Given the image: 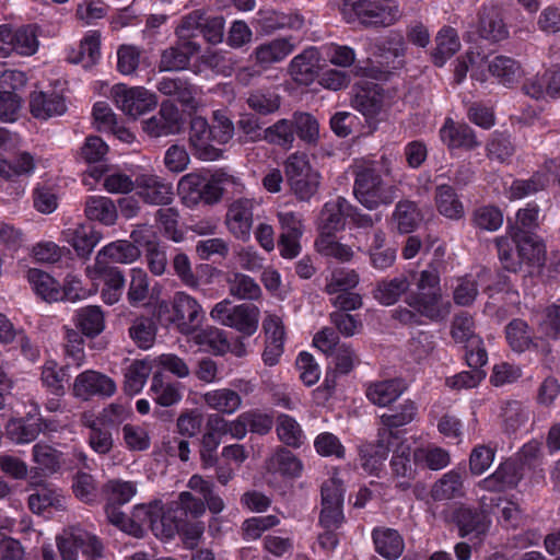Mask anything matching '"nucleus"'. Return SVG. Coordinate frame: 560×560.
Returning a JSON list of instances; mask_svg holds the SVG:
<instances>
[{
    "instance_id": "nucleus-1",
    "label": "nucleus",
    "mask_w": 560,
    "mask_h": 560,
    "mask_svg": "<svg viewBox=\"0 0 560 560\" xmlns=\"http://www.w3.org/2000/svg\"><path fill=\"white\" fill-rule=\"evenodd\" d=\"M446 254L445 244H439L434 248L432 266L434 270L420 272L416 283V290L406 296L408 307H399L394 311V318L407 325H420L423 319L440 322L445 319L451 312V303L444 301L440 287V273L444 265Z\"/></svg>"
},
{
    "instance_id": "nucleus-2",
    "label": "nucleus",
    "mask_w": 560,
    "mask_h": 560,
    "mask_svg": "<svg viewBox=\"0 0 560 560\" xmlns=\"http://www.w3.org/2000/svg\"><path fill=\"white\" fill-rule=\"evenodd\" d=\"M353 192L358 201L368 209L392 203L396 188L383 182L380 173L370 165L358 166L354 171Z\"/></svg>"
},
{
    "instance_id": "nucleus-3",
    "label": "nucleus",
    "mask_w": 560,
    "mask_h": 560,
    "mask_svg": "<svg viewBox=\"0 0 560 560\" xmlns=\"http://www.w3.org/2000/svg\"><path fill=\"white\" fill-rule=\"evenodd\" d=\"M342 14L350 23L355 19L366 26H390L401 18L398 3L387 4L378 1L358 0L343 4Z\"/></svg>"
},
{
    "instance_id": "nucleus-4",
    "label": "nucleus",
    "mask_w": 560,
    "mask_h": 560,
    "mask_svg": "<svg viewBox=\"0 0 560 560\" xmlns=\"http://www.w3.org/2000/svg\"><path fill=\"white\" fill-rule=\"evenodd\" d=\"M284 173L292 192L300 200H308L319 186L320 176L304 153H292L284 162Z\"/></svg>"
},
{
    "instance_id": "nucleus-5",
    "label": "nucleus",
    "mask_w": 560,
    "mask_h": 560,
    "mask_svg": "<svg viewBox=\"0 0 560 560\" xmlns=\"http://www.w3.org/2000/svg\"><path fill=\"white\" fill-rule=\"evenodd\" d=\"M62 560H78L79 550L89 560L103 557L104 546L98 537L81 527H70L56 538Z\"/></svg>"
},
{
    "instance_id": "nucleus-6",
    "label": "nucleus",
    "mask_w": 560,
    "mask_h": 560,
    "mask_svg": "<svg viewBox=\"0 0 560 560\" xmlns=\"http://www.w3.org/2000/svg\"><path fill=\"white\" fill-rule=\"evenodd\" d=\"M491 272L487 269L480 270L476 276L466 275L452 280L453 300L457 305L468 306L472 304L478 294V288L485 285V291L491 296L494 292L503 291L509 288L508 278L500 276L495 284L488 281Z\"/></svg>"
},
{
    "instance_id": "nucleus-7",
    "label": "nucleus",
    "mask_w": 560,
    "mask_h": 560,
    "mask_svg": "<svg viewBox=\"0 0 560 560\" xmlns=\"http://www.w3.org/2000/svg\"><path fill=\"white\" fill-rule=\"evenodd\" d=\"M501 502H503L502 499L495 501L483 495L479 499L480 511L468 506L458 508L455 511L454 518L458 526L459 536L482 539L488 534L492 524L487 510L493 504L499 506Z\"/></svg>"
},
{
    "instance_id": "nucleus-8",
    "label": "nucleus",
    "mask_w": 560,
    "mask_h": 560,
    "mask_svg": "<svg viewBox=\"0 0 560 560\" xmlns=\"http://www.w3.org/2000/svg\"><path fill=\"white\" fill-rule=\"evenodd\" d=\"M110 96L117 108L133 119L152 110L158 104L156 95L143 86L116 84L110 90Z\"/></svg>"
},
{
    "instance_id": "nucleus-9",
    "label": "nucleus",
    "mask_w": 560,
    "mask_h": 560,
    "mask_svg": "<svg viewBox=\"0 0 560 560\" xmlns=\"http://www.w3.org/2000/svg\"><path fill=\"white\" fill-rule=\"evenodd\" d=\"M170 323L183 335H191L202 324L205 312L197 299L184 291L174 293Z\"/></svg>"
},
{
    "instance_id": "nucleus-10",
    "label": "nucleus",
    "mask_w": 560,
    "mask_h": 560,
    "mask_svg": "<svg viewBox=\"0 0 560 560\" xmlns=\"http://www.w3.org/2000/svg\"><path fill=\"white\" fill-rule=\"evenodd\" d=\"M259 205V200L255 198H238L229 206L225 214V225L235 238L243 242L250 238L254 210Z\"/></svg>"
},
{
    "instance_id": "nucleus-11",
    "label": "nucleus",
    "mask_w": 560,
    "mask_h": 560,
    "mask_svg": "<svg viewBox=\"0 0 560 560\" xmlns=\"http://www.w3.org/2000/svg\"><path fill=\"white\" fill-rule=\"evenodd\" d=\"M116 383L107 375L85 370L78 374L72 383L71 393L80 400H89L94 396L110 397L116 393Z\"/></svg>"
},
{
    "instance_id": "nucleus-12",
    "label": "nucleus",
    "mask_w": 560,
    "mask_h": 560,
    "mask_svg": "<svg viewBox=\"0 0 560 560\" xmlns=\"http://www.w3.org/2000/svg\"><path fill=\"white\" fill-rule=\"evenodd\" d=\"M343 487L335 477L322 486V512L319 522L325 528H337L343 521Z\"/></svg>"
},
{
    "instance_id": "nucleus-13",
    "label": "nucleus",
    "mask_w": 560,
    "mask_h": 560,
    "mask_svg": "<svg viewBox=\"0 0 560 560\" xmlns=\"http://www.w3.org/2000/svg\"><path fill=\"white\" fill-rule=\"evenodd\" d=\"M188 141L194 156L201 161H217L223 156V151L212 140L210 124L201 116L191 118Z\"/></svg>"
},
{
    "instance_id": "nucleus-14",
    "label": "nucleus",
    "mask_w": 560,
    "mask_h": 560,
    "mask_svg": "<svg viewBox=\"0 0 560 560\" xmlns=\"http://www.w3.org/2000/svg\"><path fill=\"white\" fill-rule=\"evenodd\" d=\"M101 240L100 232L83 223H74L63 229L60 234V241L71 245L77 255L82 258H89Z\"/></svg>"
},
{
    "instance_id": "nucleus-15",
    "label": "nucleus",
    "mask_w": 560,
    "mask_h": 560,
    "mask_svg": "<svg viewBox=\"0 0 560 560\" xmlns=\"http://www.w3.org/2000/svg\"><path fill=\"white\" fill-rule=\"evenodd\" d=\"M523 475L517 462L508 459L497 469L478 482V488L489 492H504L517 487Z\"/></svg>"
},
{
    "instance_id": "nucleus-16",
    "label": "nucleus",
    "mask_w": 560,
    "mask_h": 560,
    "mask_svg": "<svg viewBox=\"0 0 560 560\" xmlns=\"http://www.w3.org/2000/svg\"><path fill=\"white\" fill-rule=\"evenodd\" d=\"M142 128L155 138L177 133L180 129V114L174 104L162 103L160 110L142 122Z\"/></svg>"
},
{
    "instance_id": "nucleus-17",
    "label": "nucleus",
    "mask_w": 560,
    "mask_h": 560,
    "mask_svg": "<svg viewBox=\"0 0 560 560\" xmlns=\"http://www.w3.org/2000/svg\"><path fill=\"white\" fill-rule=\"evenodd\" d=\"M319 60L317 48L308 47L290 61L288 72L296 83L310 85L318 74Z\"/></svg>"
},
{
    "instance_id": "nucleus-18",
    "label": "nucleus",
    "mask_w": 560,
    "mask_h": 560,
    "mask_svg": "<svg viewBox=\"0 0 560 560\" xmlns=\"http://www.w3.org/2000/svg\"><path fill=\"white\" fill-rule=\"evenodd\" d=\"M139 196L151 205H168L173 199V187L153 174H141L136 178Z\"/></svg>"
},
{
    "instance_id": "nucleus-19",
    "label": "nucleus",
    "mask_w": 560,
    "mask_h": 560,
    "mask_svg": "<svg viewBox=\"0 0 560 560\" xmlns=\"http://www.w3.org/2000/svg\"><path fill=\"white\" fill-rule=\"evenodd\" d=\"M86 275L91 280L103 279L102 299L106 304L113 305L119 301L125 287V277L118 268L101 267L98 269L97 266H89Z\"/></svg>"
},
{
    "instance_id": "nucleus-20",
    "label": "nucleus",
    "mask_w": 560,
    "mask_h": 560,
    "mask_svg": "<svg viewBox=\"0 0 560 560\" xmlns=\"http://www.w3.org/2000/svg\"><path fill=\"white\" fill-rule=\"evenodd\" d=\"M352 106L368 118H374L381 114L385 105L383 90L374 83L355 85Z\"/></svg>"
},
{
    "instance_id": "nucleus-21",
    "label": "nucleus",
    "mask_w": 560,
    "mask_h": 560,
    "mask_svg": "<svg viewBox=\"0 0 560 560\" xmlns=\"http://www.w3.org/2000/svg\"><path fill=\"white\" fill-rule=\"evenodd\" d=\"M30 109L37 119L46 120L66 113L65 98L56 91H35L30 97Z\"/></svg>"
},
{
    "instance_id": "nucleus-22",
    "label": "nucleus",
    "mask_w": 560,
    "mask_h": 560,
    "mask_svg": "<svg viewBox=\"0 0 560 560\" xmlns=\"http://www.w3.org/2000/svg\"><path fill=\"white\" fill-rule=\"evenodd\" d=\"M294 49L295 45L291 38L280 37L258 45L250 57L258 66L269 68L273 63L283 61Z\"/></svg>"
},
{
    "instance_id": "nucleus-23",
    "label": "nucleus",
    "mask_w": 560,
    "mask_h": 560,
    "mask_svg": "<svg viewBox=\"0 0 560 560\" xmlns=\"http://www.w3.org/2000/svg\"><path fill=\"white\" fill-rule=\"evenodd\" d=\"M440 138L450 149L472 150L480 145V141L468 125L456 122L452 118L445 119L440 129Z\"/></svg>"
},
{
    "instance_id": "nucleus-24",
    "label": "nucleus",
    "mask_w": 560,
    "mask_h": 560,
    "mask_svg": "<svg viewBox=\"0 0 560 560\" xmlns=\"http://www.w3.org/2000/svg\"><path fill=\"white\" fill-rule=\"evenodd\" d=\"M200 45L196 42H183L164 49L159 63L160 71H179L188 67L191 57L198 54Z\"/></svg>"
},
{
    "instance_id": "nucleus-25",
    "label": "nucleus",
    "mask_w": 560,
    "mask_h": 560,
    "mask_svg": "<svg viewBox=\"0 0 560 560\" xmlns=\"http://www.w3.org/2000/svg\"><path fill=\"white\" fill-rule=\"evenodd\" d=\"M522 90L537 101L560 97V68L549 69L541 75H535L524 83Z\"/></svg>"
},
{
    "instance_id": "nucleus-26",
    "label": "nucleus",
    "mask_w": 560,
    "mask_h": 560,
    "mask_svg": "<svg viewBox=\"0 0 560 560\" xmlns=\"http://www.w3.org/2000/svg\"><path fill=\"white\" fill-rule=\"evenodd\" d=\"M268 471L283 478L298 479L302 476L304 465L301 458L290 450L278 446L266 462Z\"/></svg>"
},
{
    "instance_id": "nucleus-27",
    "label": "nucleus",
    "mask_w": 560,
    "mask_h": 560,
    "mask_svg": "<svg viewBox=\"0 0 560 560\" xmlns=\"http://www.w3.org/2000/svg\"><path fill=\"white\" fill-rule=\"evenodd\" d=\"M140 257L139 248L128 241H116L104 246L96 255L93 266L109 267L114 264H131Z\"/></svg>"
},
{
    "instance_id": "nucleus-28",
    "label": "nucleus",
    "mask_w": 560,
    "mask_h": 560,
    "mask_svg": "<svg viewBox=\"0 0 560 560\" xmlns=\"http://www.w3.org/2000/svg\"><path fill=\"white\" fill-rule=\"evenodd\" d=\"M488 72L506 88L515 86L524 77V69L520 61L505 56L498 55L488 61Z\"/></svg>"
},
{
    "instance_id": "nucleus-29",
    "label": "nucleus",
    "mask_w": 560,
    "mask_h": 560,
    "mask_svg": "<svg viewBox=\"0 0 560 560\" xmlns=\"http://www.w3.org/2000/svg\"><path fill=\"white\" fill-rule=\"evenodd\" d=\"M375 551L386 560L398 559L405 550V540L397 529L380 526L372 530Z\"/></svg>"
},
{
    "instance_id": "nucleus-30",
    "label": "nucleus",
    "mask_w": 560,
    "mask_h": 560,
    "mask_svg": "<svg viewBox=\"0 0 560 560\" xmlns=\"http://www.w3.org/2000/svg\"><path fill=\"white\" fill-rule=\"evenodd\" d=\"M183 385L167 380L162 372H155L151 378L149 395L161 407H171L183 398Z\"/></svg>"
},
{
    "instance_id": "nucleus-31",
    "label": "nucleus",
    "mask_w": 560,
    "mask_h": 560,
    "mask_svg": "<svg viewBox=\"0 0 560 560\" xmlns=\"http://www.w3.org/2000/svg\"><path fill=\"white\" fill-rule=\"evenodd\" d=\"M477 30L482 38L490 42H500L509 36L501 11L494 5H483L481 8Z\"/></svg>"
},
{
    "instance_id": "nucleus-32",
    "label": "nucleus",
    "mask_w": 560,
    "mask_h": 560,
    "mask_svg": "<svg viewBox=\"0 0 560 560\" xmlns=\"http://www.w3.org/2000/svg\"><path fill=\"white\" fill-rule=\"evenodd\" d=\"M203 404L217 413L231 416L242 407L241 395L228 387L215 388L202 394Z\"/></svg>"
},
{
    "instance_id": "nucleus-33",
    "label": "nucleus",
    "mask_w": 560,
    "mask_h": 560,
    "mask_svg": "<svg viewBox=\"0 0 560 560\" xmlns=\"http://www.w3.org/2000/svg\"><path fill=\"white\" fill-rule=\"evenodd\" d=\"M355 208L345 198L338 197L325 203L322 211V232L329 233L340 230L346 219H353Z\"/></svg>"
},
{
    "instance_id": "nucleus-34",
    "label": "nucleus",
    "mask_w": 560,
    "mask_h": 560,
    "mask_svg": "<svg viewBox=\"0 0 560 560\" xmlns=\"http://www.w3.org/2000/svg\"><path fill=\"white\" fill-rule=\"evenodd\" d=\"M406 390L401 380H384L372 382L366 385V398L376 406L386 407L397 400Z\"/></svg>"
},
{
    "instance_id": "nucleus-35",
    "label": "nucleus",
    "mask_w": 560,
    "mask_h": 560,
    "mask_svg": "<svg viewBox=\"0 0 560 560\" xmlns=\"http://www.w3.org/2000/svg\"><path fill=\"white\" fill-rule=\"evenodd\" d=\"M40 422H26L23 419H12L5 429L11 441L16 444L31 443L38 436L42 430L56 431L57 428L51 421L39 420Z\"/></svg>"
},
{
    "instance_id": "nucleus-36",
    "label": "nucleus",
    "mask_w": 560,
    "mask_h": 560,
    "mask_svg": "<svg viewBox=\"0 0 560 560\" xmlns=\"http://www.w3.org/2000/svg\"><path fill=\"white\" fill-rule=\"evenodd\" d=\"M464 495V478L459 470H450L442 475L431 487L432 501H447Z\"/></svg>"
},
{
    "instance_id": "nucleus-37",
    "label": "nucleus",
    "mask_w": 560,
    "mask_h": 560,
    "mask_svg": "<svg viewBox=\"0 0 560 560\" xmlns=\"http://www.w3.org/2000/svg\"><path fill=\"white\" fill-rule=\"evenodd\" d=\"M183 513L173 502L163 505L160 502V511L153 522V534L161 539H172L179 533Z\"/></svg>"
},
{
    "instance_id": "nucleus-38",
    "label": "nucleus",
    "mask_w": 560,
    "mask_h": 560,
    "mask_svg": "<svg viewBox=\"0 0 560 560\" xmlns=\"http://www.w3.org/2000/svg\"><path fill=\"white\" fill-rule=\"evenodd\" d=\"M84 213L89 220L98 221L104 225H114L118 213L114 201L105 196H90L84 203Z\"/></svg>"
},
{
    "instance_id": "nucleus-39",
    "label": "nucleus",
    "mask_w": 560,
    "mask_h": 560,
    "mask_svg": "<svg viewBox=\"0 0 560 560\" xmlns=\"http://www.w3.org/2000/svg\"><path fill=\"white\" fill-rule=\"evenodd\" d=\"M101 58V34L90 31L80 42L78 50H72L68 59L72 63H81L84 68L94 66Z\"/></svg>"
},
{
    "instance_id": "nucleus-40",
    "label": "nucleus",
    "mask_w": 560,
    "mask_h": 560,
    "mask_svg": "<svg viewBox=\"0 0 560 560\" xmlns=\"http://www.w3.org/2000/svg\"><path fill=\"white\" fill-rule=\"evenodd\" d=\"M26 278L35 293L43 300L47 302L62 300L60 284L47 272L37 268H31L26 273Z\"/></svg>"
},
{
    "instance_id": "nucleus-41",
    "label": "nucleus",
    "mask_w": 560,
    "mask_h": 560,
    "mask_svg": "<svg viewBox=\"0 0 560 560\" xmlns=\"http://www.w3.org/2000/svg\"><path fill=\"white\" fill-rule=\"evenodd\" d=\"M73 320L75 327L89 338L98 336L105 328L104 313L97 305L79 308Z\"/></svg>"
},
{
    "instance_id": "nucleus-42",
    "label": "nucleus",
    "mask_w": 560,
    "mask_h": 560,
    "mask_svg": "<svg viewBox=\"0 0 560 560\" xmlns=\"http://www.w3.org/2000/svg\"><path fill=\"white\" fill-rule=\"evenodd\" d=\"M28 506L32 512L42 514L50 509L56 511L66 508V497L61 490L44 486L28 497Z\"/></svg>"
},
{
    "instance_id": "nucleus-43",
    "label": "nucleus",
    "mask_w": 560,
    "mask_h": 560,
    "mask_svg": "<svg viewBox=\"0 0 560 560\" xmlns=\"http://www.w3.org/2000/svg\"><path fill=\"white\" fill-rule=\"evenodd\" d=\"M81 422L90 429L88 436L90 447L101 455L109 453L114 445L112 432L101 425L100 421L94 420V416L89 412L82 415Z\"/></svg>"
},
{
    "instance_id": "nucleus-44",
    "label": "nucleus",
    "mask_w": 560,
    "mask_h": 560,
    "mask_svg": "<svg viewBox=\"0 0 560 560\" xmlns=\"http://www.w3.org/2000/svg\"><path fill=\"white\" fill-rule=\"evenodd\" d=\"M550 176L540 170L528 179H513L504 194L510 200H517L545 189Z\"/></svg>"
},
{
    "instance_id": "nucleus-45",
    "label": "nucleus",
    "mask_w": 560,
    "mask_h": 560,
    "mask_svg": "<svg viewBox=\"0 0 560 560\" xmlns=\"http://www.w3.org/2000/svg\"><path fill=\"white\" fill-rule=\"evenodd\" d=\"M32 459L35 468L45 476L56 474L63 464L61 452L45 443H36L33 446Z\"/></svg>"
},
{
    "instance_id": "nucleus-46",
    "label": "nucleus",
    "mask_w": 560,
    "mask_h": 560,
    "mask_svg": "<svg viewBox=\"0 0 560 560\" xmlns=\"http://www.w3.org/2000/svg\"><path fill=\"white\" fill-rule=\"evenodd\" d=\"M276 432L278 439L292 448H300L306 440L301 424L287 413H279L277 416Z\"/></svg>"
},
{
    "instance_id": "nucleus-47",
    "label": "nucleus",
    "mask_w": 560,
    "mask_h": 560,
    "mask_svg": "<svg viewBox=\"0 0 560 560\" xmlns=\"http://www.w3.org/2000/svg\"><path fill=\"white\" fill-rule=\"evenodd\" d=\"M260 311L253 304L235 305L234 316L229 327L234 328L245 337L253 336L259 325Z\"/></svg>"
},
{
    "instance_id": "nucleus-48",
    "label": "nucleus",
    "mask_w": 560,
    "mask_h": 560,
    "mask_svg": "<svg viewBox=\"0 0 560 560\" xmlns=\"http://www.w3.org/2000/svg\"><path fill=\"white\" fill-rule=\"evenodd\" d=\"M436 47L432 52L433 62L442 67L447 59L454 56L460 48V42L456 31L452 27H443L435 37Z\"/></svg>"
},
{
    "instance_id": "nucleus-49",
    "label": "nucleus",
    "mask_w": 560,
    "mask_h": 560,
    "mask_svg": "<svg viewBox=\"0 0 560 560\" xmlns=\"http://www.w3.org/2000/svg\"><path fill=\"white\" fill-rule=\"evenodd\" d=\"M37 27L35 25L21 26L14 31L12 48H0L1 57H7L10 51L22 56H32L38 49Z\"/></svg>"
},
{
    "instance_id": "nucleus-50",
    "label": "nucleus",
    "mask_w": 560,
    "mask_h": 560,
    "mask_svg": "<svg viewBox=\"0 0 560 560\" xmlns=\"http://www.w3.org/2000/svg\"><path fill=\"white\" fill-rule=\"evenodd\" d=\"M435 205L442 215L452 220H458L465 213L463 202L457 197L454 188L448 185H439L436 187Z\"/></svg>"
},
{
    "instance_id": "nucleus-51",
    "label": "nucleus",
    "mask_w": 560,
    "mask_h": 560,
    "mask_svg": "<svg viewBox=\"0 0 560 560\" xmlns=\"http://www.w3.org/2000/svg\"><path fill=\"white\" fill-rule=\"evenodd\" d=\"M152 366L147 360H135L132 361L125 371L124 374V390L128 395L139 394L150 374Z\"/></svg>"
},
{
    "instance_id": "nucleus-52",
    "label": "nucleus",
    "mask_w": 560,
    "mask_h": 560,
    "mask_svg": "<svg viewBox=\"0 0 560 560\" xmlns=\"http://www.w3.org/2000/svg\"><path fill=\"white\" fill-rule=\"evenodd\" d=\"M409 287L410 282L405 276L382 280L374 290V298L381 304L389 306L395 304L402 294L407 293Z\"/></svg>"
},
{
    "instance_id": "nucleus-53",
    "label": "nucleus",
    "mask_w": 560,
    "mask_h": 560,
    "mask_svg": "<svg viewBox=\"0 0 560 560\" xmlns=\"http://www.w3.org/2000/svg\"><path fill=\"white\" fill-rule=\"evenodd\" d=\"M517 232V257L521 260V265L523 262L540 267L545 262L546 249L545 245L534 240L532 236L523 234L520 235Z\"/></svg>"
},
{
    "instance_id": "nucleus-54",
    "label": "nucleus",
    "mask_w": 560,
    "mask_h": 560,
    "mask_svg": "<svg viewBox=\"0 0 560 560\" xmlns=\"http://www.w3.org/2000/svg\"><path fill=\"white\" fill-rule=\"evenodd\" d=\"M505 337L509 346L515 352H524L535 346L532 331L527 323L516 318L505 327Z\"/></svg>"
},
{
    "instance_id": "nucleus-55",
    "label": "nucleus",
    "mask_w": 560,
    "mask_h": 560,
    "mask_svg": "<svg viewBox=\"0 0 560 560\" xmlns=\"http://www.w3.org/2000/svg\"><path fill=\"white\" fill-rule=\"evenodd\" d=\"M533 322L539 332L545 337L557 339L560 337V305H549L538 310L533 315Z\"/></svg>"
},
{
    "instance_id": "nucleus-56",
    "label": "nucleus",
    "mask_w": 560,
    "mask_h": 560,
    "mask_svg": "<svg viewBox=\"0 0 560 560\" xmlns=\"http://www.w3.org/2000/svg\"><path fill=\"white\" fill-rule=\"evenodd\" d=\"M34 170V158L27 152L20 153L13 162L0 159V177L5 180L30 176Z\"/></svg>"
},
{
    "instance_id": "nucleus-57",
    "label": "nucleus",
    "mask_w": 560,
    "mask_h": 560,
    "mask_svg": "<svg viewBox=\"0 0 560 560\" xmlns=\"http://www.w3.org/2000/svg\"><path fill=\"white\" fill-rule=\"evenodd\" d=\"M413 462L420 467L440 470L450 464V454L441 447L428 445L413 451Z\"/></svg>"
},
{
    "instance_id": "nucleus-58",
    "label": "nucleus",
    "mask_w": 560,
    "mask_h": 560,
    "mask_svg": "<svg viewBox=\"0 0 560 560\" xmlns=\"http://www.w3.org/2000/svg\"><path fill=\"white\" fill-rule=\"evenodd\" d=\"M317 252L326 257L335 258L341 262L350 261L354 255L349 245L338 242L332 234L322 232L315 241Z\"/></svg>"
},
{
    "instance_id": "nucleus-59",
    "label": "nucleus",
    "mask_w": 560,
    "mask_h": 560,
    "mask_svg": "<svg viewBox=\"0 0 560 560\" xmlns=\"http://www.w3.org/2000/svg\"><path fill=\"white\" fill-rule=\"evenodd\" d=\"M390 465L397 477L406 479L399 483V487L407 489L410 485V480L416 477V467H418L413 462V455L411 456L410 448L408 446L400 445L394 454Z\"/></svg>"
},
{
    "instance_id": "nucleus-60",
    "label": "nucleus",
    "mask_w": 560,
    "mask_h": 560,
    "mask_svg": "<svg viewBox=\"0 0 560 560\" xmlns=\"http://www.w3.org/2000/svg\"><path fill=\"white\" fill-rule=\"evenodd\" d=\"M129 276L130 281L127 291V300L133 307L143 305L150 294L149 277L141 268H131Z\"/></svg>"
},
{
    "instance_id": "nucleus-61",
    "label": "nucleus",
    "mask_w": 560,
    "mask_h": 560,
    "mask_svg": "<svg viewBox=\"0 0 560 560\" xmlns=\"http://www.w3.org/2000/svg\"><path fill=\"white\" fill-rule=\"evenodd\" d=\"M510 235L495 238L498 256L505 270L517 272L521 269V260L517 257V232Z\"/></svg>"
},
{
    "instance_id": "nucleus-62",
    "label": "nucleus",
    "mask_w": 560,
    "mask_h": 560,
    "mask_svg": "<svg viewBox=\"0 0 560 560\" xmlns=\"http://www.w3.org/2000/svg\"><path fill=\"white\" fill-rule=\"evenodd\" d=\"M246 103L254 112L268 115L279 109L281 98L279 94L270 89H257L248 94Z\"/></svg>"
},
{
    "instance_id": "nucleus-63",
    "label": "nucleus",
    "mask_w": 560,
    "mask_h": 560,
    "mask_svg": "<svg viewBox=\"0 0 560 560\" xmlns=\"http://www.w3.org/2000/svg\"><path fill=\"white\" fill-rule=\"evenodd\" d=\"M264 139L283 149H291L295 140V132L292 120L280 119L264 131Z\"/></svg>"
},
{
    "instance_id": "nucleus-64",
    "label": "nucleus",
    "mask_w": 560,
    "mask_h": 560,
    "mask_svg": "<svg viewBox=\"0 0 560 560\" xmlns=\"http://www.w3.org/2000/svg\"><path fill=\"white\" fill-rule=\"evenodd\" d=\"M129 336L138 348L148 350L154 345L156 326L149 317H138L129 327Z\"/></svg>"
}]
</instances>
